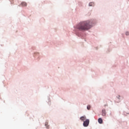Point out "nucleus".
Segmentation results:
<instances>
[{
  "mask_svg": "<svg viewBox=\"0 0 129 129\" xmlns=\"http://www.w3.org/2000/svg\"><path fill=\"white\" fill-rule=\"evenodd\" d=\"M97 24L96 19H92L80 22L75 27H74V32L76 35L81 39H85L86 33L85 32L89 31Z\"/></svg>",
  "mask_w": 129,
  "mask_h": 129,
  "instance_id": "f257e3e1",
  "label": "nucleus"
},
{
  "mask_svg": "<svg viewBox=\"0 0 129 129\" xmlns=\"http://www.w3.org/2000/svg\"><path fill=\"white\" fill-rule=\"evenodd\" d=\"M107 106V105L105 104L103 106V108L102 109V116H106V110L105 109V107Z\"/></svg>",
  "mask_w": 129,
  "mask_h": 129,
  "instance_id": "f03ea898",
  "label": "nucleus"
},
{
  "mask_svg": "<svg viewBox=\"0 0 129 129\" xmlns=\"http://www.w3.org/2000/svg\"><path fill=\"white\" fill-rule=\"evenodd\" d=\"M89 119H86L85 121H83V125L85 127H87L88 125H89Z\"/></svg>",
  "mask_w": 129,
  "mask_h": 129,
  "instance_id": "7ed1b4c3",
  "label": "nucleus"
},
{
  "mask_svg": "<svg viewBox=\"0 0 129 129\" xmlns=\"http://www.w3.org/2000/svg\"><path fill=\"white\" fill-rule=\"evenodd\" d=\"M33 56L36 60H39L40 59V53L39 52H35L33 54Z\"/></svg>",
  "mask_w": 129,
  "mask_h": 129,
  "instance_id": "20e7f679",
  "label": "nucleus"
},
{
  "mask_svg": "<svg viewBox=\"0 0 129 129\" xmlns=\"http://www.w3.org/2000/svg\"><path fill=\"white\" fill-rule=\"evenodd\" d=\"M80 119L81 121H85V120H86V115H83L82 116L80 117Z\"/></svg>",
  "mask_w": 129,
  "mask_h": 129,
  "instance_id": "39448f33",
  "label": "nucleus"
},
{
  "mask_svg": "<svg viewBox=\"0 0 129 129\" xmlns=\"http://www.w3.org/2000/svg\"><path fill=\"white\" fill-rule=\"evenodd\" d=\"M26 7L27 6V3L26 2H22L21 5H19V7Z\"/></svg>",
  "mask_w": 129,
  "mask_h": 129,
  "instance_id": "423d86ee",
  "label": "nucleus"
},
{
  "mask_svg": "<svg viewBox=\"0 0 129 129\" xmlns=\"http://www.w3.org/2000/svg\"><path fill=\"white\" fill-rule=\"evenodd\" d=\"M46 102L48 103V105H51V100L50 99V97H47V100Z\"/></svg>",
  "mask_w": 129,
  "mask_h": 129,
  "instance_id": "0eeeda50",
  "label": "nucleus"
},
{
  "mask_svg": "<svg viewBox=\"0 0 129 129\" xmlns=\"http://www.w3.org/2000/svg\"><path fill=\"white\" fill-rule=\"evenodd\" d=\"M98 121L99 123H100V124H101V123H102V122H103V120H102V118H99L98 119Z\"/></svg>",
  "mask_w": 129,
  "mask_h": 129,
  "instance_id": "6e6552de",
  "label": "nucleus"
},
{
  "mask_svg": "<svg viewBox=\"0 0 129 129\" xmlns=\"http://www.w3.org/2000/svg\"><path fill=\"white\" fill-rule=\"evenodd\" d=\"M89 7H94V3L93 2H90L89 4Z\"/></svg>",
  "mask_w": 129,
  "mask_h": 129,
  "instance_id": "1a4fd4ad",
  "label": "nucleus"
},
{
  "mask_svg": "<svg viewBox=\"0 0 129 129\" xmlns=\"http://www.w3.org/2000/svg\"><path fill=\"white\" fill-rule=\"evenodd\" d=\"M91 108V106H90V105H88L87 106V109L88 110H90Z\"/></svg>",
  "mask_w": 129,
  "mask_h": 129,
  "instance_id": "9d476101",
  "label": "nucleus"
},
{
  "mask_svg": "<svg viewBox=\"0 0 129 129\" xmlns=\"http://www.w3.org/2000/svg\"><path fill=\"white\" fill-rule=\"evenodd\" d=\"M125 35L126 36H129V32L128 31H126L125 33Z\"/></svg>",
  "mask_w": 129,
  "mask_h": 129,
  "instance_id": "9b49d317",
  "label": "nucleus"
},
{
  "mask_svg": "<svg viewBox=\"0 0 129 129\" xmlns=\"http://www.w3.org/2000/svg\"><path fill=\"white\" fill-rule=\"evenodd\" d=\"M117 99H119H119H120V96H117Z\"/></svg>",
  "mask_w": 129,
  "mask_h": 129,
  "instance_id": "f8f14e48",
  "label": "nucleus"
},
{
  "mask_svg": "<svg viewBox=\"0 0 129 129\" xmlns=\"http://www.w3.org/2000/svg\"><path fill=\"white\" fill-rule=\"evenodd\" d=\"M45 126H46V128H49V126H47V123H45Z\"/></svg>",
  "mask_w": 129,
  "mask_h": 129,
  "instance_id": "ddd939ff",
  "label": "nucleus"
},
{
  "mask_svg": "<svg viewBox=\"0 0 129 129\" xmlns=\"http://www.w3.org/2000/svg\"><path fill=\"white\" fill-rule=\"evenodd\" d=\"M109 115H110V116H112V113L110 112L109 113Z\"/></svg>",
  "mask_w": 129,
  "mask_h": 129,
  "instance_id": "4468645a",
  "label": "nucleus"
}]
</instances>
